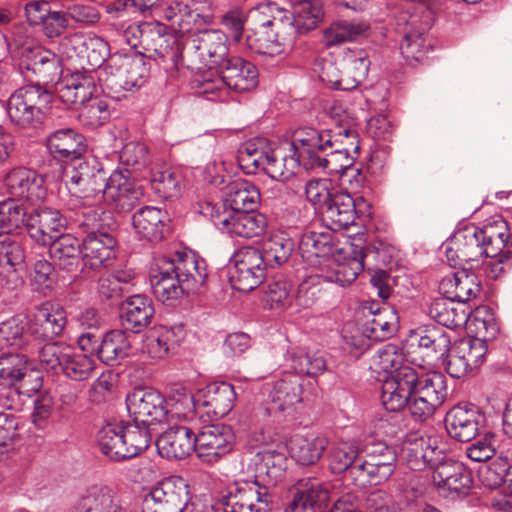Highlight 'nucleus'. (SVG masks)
Here are the masks:
<instances>
[{
	"instance_id": "49",
	"label": "nucleus",
	"mask_w": 512,
	"mask_h": 512,
	"mask_svg": "<svg viewBox=\"0 0 512 512\" xmlns=\"http://www.w3.org/2000/svg\"><path fill=\"white\" fill-rule=\"evenodd\" d=\"M49 254L59 267L68 272L75 271L83 255L82 241L72 234H59L49 243Z\"/></svg>"
},
{
	"instance_id": "5",
	"label": "nucleus",
	"mask_w": 512,
	"mask_h": 512,
	"mask_svg": "<svg viewBox=\"0 0 512 512\" xmlns=\"http://www.w3.org/2000/svg\"><path fill=\"white\" fill-rule=\"evenodd\" d=\"M150 74L143 52L115 53L100 70L98 80L103 91L120 93L142 87Z\"/></svg>"
},
{
	"instance_id": "38",
	"label": "nucleus",
	"mask_w": 512,
	"mask_h": 512,
	"mask_svg": "<svg viewBox=\"0 0 512 512\" xmlns=\"http://www.w3.org/2000/svg\"><path fill=\"white\" fill-rule=\"evenodd\" d=\"M439 290L452 302L466 303L480 293L481 284L475 273L463 269L445 276L439 284Z\"/></svg>"
},
{
	"instance_id": "51",
	"label": "nucleus",
	"mask_w": 512,
	"mask_h": 512,
	"mask_svg": "<svg viewBox=\"0 0 512 512\" xmlns=\"http://www.w3.org/2000/svg\"><path fill=\"white\" fill-rule=\"evenodd\" d=\"M74 347L62 341L37 343L35 355H37L42 367L53 374H63Z\"/></svg>"
},
{
	"instance_id": "35",
	"label": "nucleus",
	"mask_w": 512,
	"mask_h": 512,
	"mask_svg": "<svg viewBox=\"0 0 512 512\" xmlns=\"http://www.w3.org/2000/svg\"><path fill=\"white\" fill-rule=\"evenodd\" d=\"M194 439L195 432L191 428L173 426L158 437L156 446L160 456L181 460L195 452Z\"/></svg>"
},
{
	"instance_id": "62",
	"label": "nucleus",
	"mask_w": 512,
	"mask_h": 512,
	"mask_svg": "<svg viewBox=\"0 0 512 512\" xmlns=\"http://www.w3.org/2000/svg\"><path fill=\"white\" fill-rule=\"evenodd\" d=\"M29 213L25 205L16 200L2 201L0 202V227L7 233L23 228L26 230Z\"/></svg>"
},
{
	"instance_id": "24",
	"label": "nucleus",
	"mask_w": 512,
	"mask_h": 512,
	"mask_svg": "<svg viewBox=\"0 0 512 512\" xmlns=\"http://www.w3.org/2000/svg\"><path fill=\"white\" fill-rule=\"evenodd\" d=\"M219 67V83L237 93L249 92L258 84L257 67L239 56L227 57Z\"/></svg>"
},
{
	"instance_id": "8",
	"label": "nucleus",
	"mask_w": 512,
	"mask_h": 512,
	"mask_svg": "<svg viewBox=\"0 0 512 512\" xmlns=\"http://www.w3.org/2000/svg\"><path fill=\"white\" fill-rule=\"evenodd\" d=\"M429 14L401 11L395 17V31L402 37L400 52L408 62H420L433 49L428 36Z\"/></svg>"
},
{
	"instance_id": "2",
	"label": "nucleus",
	"mask_w": 512,
	"mask_h": 512,
	"mask_svg": "<svg viewBox=\"0 0 512 512\" xmlns=\"http://www.w3.org/2000/svg\"><path fill=\"white\" fill-rule=\"evenodd\" d=\"M344 135L329 130L305 126L296 129V141L301 145L303 168L306 171H322L329 175H343L348 170L361 175L354 169V154H358L359 135L357 130H343Z\"/></svg>"
},
{
	"instance_id": "19",
	"label": "nucleus",
	"mask_w": 512,
	"mask_h": 512,
	"mask_svg": "<svg viewBox=\"0 0 512 512\" xmlns=\"http://www.w3.org/2000/svg\"><path fill=\"white\" fill-rule=\"evenodd\" d=\"M329 499L328 483L314 477L303 478L296 482L285 512H328Z\"/></svg>"
},
{
	"instance_id": "26",
	"label": "nucleus",
	"mask_w": 512,
	"mask_h": 512,
	"mask_svg": "<svg viewBox=\"0 0 512 512\" xmlns=\"http://www.w3.org/2000/svg\"><path fill=\"white\" fill-rule=\"evenodd\" d=\"M155 315L153 300L145 294H134L125 298L120 305V323L125 331L141 333Z\"/></svg>"
},
{
	"instance_id": "50",
	"label": "nucleus",
	"mask_w": 512,
	"mask_h": 512,
	"mask_svg": "<svg viewBox=\"0 0 512 512\" xmlns=\"http://www.w3.org/2000/svg\"><path fill=\"white\" fill-rule=\"evenodd\" d=\"M369 30L370 25L365 21H335L323 30L322 43L327 48L339 46L367 37Z\"/></svg>"
},
{
	"instance_id": "4",
	"label": "nucleus",
	"mask_w": 512,
	"mask_h": 512,
	"mask_svg": "<svg viewBox=\"0 0 512 512\" xmlns=\"http://www.w3.org/2000/svg\"><path fill=\"white\" fill-rule=\"evenodd\" d=\"M301 150L295 130L290 144L292 154H283L281 150L273 149L265 138H253L241 145L237 161L247 175L261 171L273 180L285 181L294 176L298 167H303Z\"/></svg>"
},
{
	"instance_id": "17",
	"label": "nucleus",
	"mask_w": 512,
	"mask_h": 512,
	"mask_svg": "<svg viewBox=\"0 0 512 512\" xmlns=\"http://www.w3.org/2000/svg\"><path fill=\"white\" fill-rule=\"evenodd\" d=\"M126 407L135 423L149 426L167 419L166 398L154 389H134L126 396Z\"/></svg>"
},
{
	"instance_id": "39",
	"label": "nucleus",
	"mask_w": 512,
	"mask_h": 512,
	"mask_svg": "<svg viewBox=\"0 0 512 512\" xmlns=\"http://www.w3.org/2000/svg\"><path fill=\"white\" fill-rule=\"evenodd\" d=\"M73 512H120L119 497L108 485H92L79 495Z\"/></svg>"
},
{
	"instance_id": "28",
	"label": "nucleus",
	"mask_w": 512,
	"mask_h": 512,
	"mask_svg": "<svg viewBox=\"0 0 512 512\" xmlns=\"http://www.w3.org/2000/svg\"><path fill=\"white\" fill-rule=\"evenodd\" d=\"M66 325V313L63 308L51 303H44L37 308L29 323L30 335L34 343L52 342L61 335Z\"/></svg>"
},
{
	"instance_id": "33",
	"label": "nucleus",
	"mask_w": 512,
	"mask_h": 512,
	"mask_svg": "<svg viewBox=\"0 0 512 512\" xmlns=\"http://www.w3.org/2000/svg\"><path fill=\"white\" fill-rule=\"evenodd\" d=\"M432 478L437 488L447 493L446 496H465L473 483L471 471L454 461L440 463Z\"/></svg>"
},
{
	"instance_id": "30",
	"label": "nucleus",
	"mask_w": 512,
	"mask_h": 512,
	"mask_svg": "<svg viewBox=\"0 0 512 512\" xmlns=\"http://www.w3.org/2000/svg\"><path fill=\"white\" fill-rule=\"evenodd\" d=\"M169 216L165 210L144 206L132 216L133 229L140 240L161 242L169 233Z\"/></svg>"
},
{
	"instance_id": "11",
	"label": "nucleus",
	"mask_w": 512,
	"mask_h": 512,
	"mask_svg": "<svg viewBox=\"0 0 512 512\" xmlns=\"http://www.w3.org/2000/svg\"><path fill=\"white\" fill-rule=\"evenodd\" d=\"M259 248L245 246L237 250L230 260L229 280L240 292H250L265 279L268 267Z\"/></svg>"
},
{
	"instance_id": "48",
	"label": "nucleus",
	"mask_w": 512,
	"mask_h": 512,
	"mask_svg": "<svg viewBox=\"0 0 512 512\" xmlns=\"http://www.w3.org/2000/svg\"><path fill=\"white\" fill-rule=\"evenodd\" d=\"M224 221L222 232L246 239L261 235L267 227L266 217L257 211L229 213Z\"/></svg>"
},
{
	"instance_id": "1",
	"label": "nucleus",
	"mask_w": 512,
	"mask_h": 512,
	"mask_svg": "<svg viewBox=\"0 0 512 512\" xmlns=\"http://www.w3.org/2000/svg\"><path fill=\"white\" fill-rule=\"evenodd\" d=\"M448 397L447 379L436 371L425 372L403 366L382 384L381 401L386 410L399 412L408 407L414 420L431 418Z\"/></svg>"
},
{
	"instance_id": "37",
	"label": "nucleus",
	"mask_w": 512,
	"mask_h": 512,
	"mask_svg": "<svg viewBox=\"0 0 512 512\" xmlns=\"http://www.w3.org/2000/svg\"><path fill=\"white\" fill-rule=\"evenodd\" d=\"M46 146L52 157L59 161L80 160L86 150L85 137L71 128L50 133Z\"/></svg>"
},
{
	"instance_id": "29",
	"label": "nucleus",
	"mask_w": 512,
	"mask_h": 512,
	"mask_svg": "<svg viewBox=\"0 0 512 512\" xmlns=\"http://www.w3.org/2000/svg\"><path fill=\"white\" fill-rule=\"evenodd\" d=\"M236 392L233 385L227 382H213L198 394V406L201 417L222 418L234 407Z\"/></svg>"
},
{
	"instance_id": "63",
	"label": "nucleus",
	"mask_w": 512,
	"mask_h": 512,
	"mask_svg": "<svg viewBox=\"0 0 512 512\" xmlns=\"http://www.w3.org/2000/svg\"><path fill=\"white\" fill-rule=\"evenodd\" d=\"M119 160L126 167L125 174L142 171L150 163L148 147L141 142H128L120 151Z\"/></svg>"
},
{
	"instance_id": "58",
	"label": "nucleus",
	"mask_w": 512,
	"mask_h": 512,
	"mask_svg": "<svg viewBox=\"0 0 512 512\" xmlns=\"http://www.w3.org/2000/svg\"><path fill=\"white\" fill-rule=\"evenodd\" d=\"M123 426L108 423L97 433V443L100 451L113 461L125 460V444H123Z\"/></svg>"
},
{
	"instance_id": "18",
	"label": "nucleus",
	"mask_w": 512,
	"mask_h": 512,
	"mask_svg": "<svg viewBox=\"0 0 512 512\" xmlns=\"http://www.w3.org/2000/svg\"><path fill=\"white\" fill-rule=\"evenodd\" d=\"M445 255L453 267L462 263L478 262L483 256L490 257L481 241L479 227L475 225L458 230L446 243Z\"/></svg>"
},
{
	"instance_id": "41",
	"label": "nucleus",
	"mask_w": 512,
	"mask_h": 512,
	"mask_svg": "<svg viewBox=\"0 0 512 512\" xmlns=\"http://www.w3.org/2000/svg\"><path fill=\"white\" fill-rule=\"evenodd\" d=\"M323 220L330 230L347 229L357 217L355 200L348 193H334L322 210Z\"/></svg>"
},
{
	"instance_id": "7",
	"label": "nucleus",
	"mask_w": 512,
	"mask_h": 512,
	"mask_svg": "<svg viewBox=\"0 0 512 512\" xmlns=\"http://www.w3.org/2000/svg\"><path fill=\"white\" fill-rule=\"evenodd\" d=\"M292 30L279 16H252V26L247 29L245 45L260 55L275 56L292 48Z\"/></svg>"
},
{
	"instance_id": "42",
	"label": "nucleus",
	"mask_w": 512,
	"mask_h": 512,
	"mask_svg": "<svg viewBox=\"0 0 512 512\" xmlns=\"http://www.w3.org/2000/svg\"><path fill=\"white\" fill-rule=\"evenodd\" d=\"M260 201L259 188L245 179H237L226 187L225 206L229 213L256 212Z\"/></svg>"
},
{
	"instance_id": "44",
	"label": "nucleus",
	"mask_w": 512,
	"mask_h": 512,
	"mask_svg": "<svg viewBox=\"0 0 512 512\" xmlns=\"http://www.w3.org/2000/svg\"><path fill=\"white\" fill-rule=\"evenodd\" d=\"M302 379L297 374L286 373L276 380L270 390L269 398L272 407L270 410L284 412L302 400Z\"/></svg>"
},
{
	"instance_id": "9",
	"label": "nucleus",
	"mask_w": 512,
	"mask_h": 512,
	"mask_svg": "<svg viewBox=\"0 0 512 512\" xmlns=\"http://www.w3.org/2000/svg\"><path fill=\"white\" fill-rule=\"evenodd\" d=\"M397 454L394 447L384 442H373L367 445L361 463L352 471L355 486H377L385 483L396 469Z\"/></svg>"
},
{
	"instance_id": "64",
	"label": "nucleus",
	"mask_w": 512,
	"mask_h": 512,
	"mask_svg": "<svg viewBox=\"0 0 512 512\" xmlns=\"http://www.w3.org/2000/svg\"><path fill=\"white\" fill-rule=\"evenodd\" d=\"M481 241L484 243L490 257L500 254L505 249L504 235H507V222L497 219L479 228Z\"/></svg>"
},
{
	"instance_id": "15",
	"label": "nucleus",
	"mask_w": 512,
	"mask_h": 512,
	"mask_svg": "<svg viewBox=\"0 0 512 512\" xmlns=\"http://www.w3.org/2000/svg\"><path fill=\"white\" fill-rule=\"evenodd\" d=\"M407 343L427 364L443 359L451 350L449 334L436 324H422L410 330Z\"/></svg>"
},
{
	"instance_id": "43",
	"label": "nucleus",
	"mask_w": 512,
	"mask_h": 512,
	"mask_svg": "<svg viewBox=\"0 0 512 512\" xmlns=\"http://www.w3.org/2000/svg\"><path fill=\"white\" fill-rule=\"evenodd\" d=\"M97 81L93 72H76L60 88L59 98L67 105L80 107L95 97Z\"/></svg>"
},
{
	"instance_id": "53",
	"label": "nucleus",
	"mask_w": 512,
	"mask_h": 512,
	"mask_svg": "<svg viewBox=\"0 0 512 512\" xmlns=\"http://www.w3.org/2000/svg\"><path fill=\"white\" fill-rule=\"evenodd\" d=\"M295 250V241L286 231L272 232L262 245V255L267 265L274 268L285 264Z\"/></svg>"
},
{
	"instance_id": "25",
	"label": "nucleus",
	"mask_w": 512,
	"mask_h": 512,
	"mask_svg": "<svg viewBox=\"0 0 512 512\" xmlns=\"http://www.w3.org/2000/svg\"><path fill=\"white\" fill-rule=\"evenodd\" d=\"M3 185L11 196L31 203L46 197L43 177L26 167L19 166L9 170L3 178Z\"/></svg>"
},
{
	"instance_id": "16",
	"label": "nucleus",
	"mask_w": 512,
	"mask_h": 512,
	"mask_svg": "<svg viewBox=\"0 0 512 512\" xmlns=\"http://www.w3.org/2000/svg\"><path fill=\"white\" fill-rule=\"evenodd\" d=\"M194 441L197 457L205 463L214 464L232 451L235 435L228 425L211 424L195 433Z\"/></svg>"
},
{
	"instance_id": "22",
	"label": "nucleus",
	"mask_w": 512,
	"mask_h": 512,
	"mask_svg": "<svg viewBox=\"0 0 512 512\" xmlns=\"http://www.w3.org/2000/svg\"><path fill=\"white\" fill-rule=\"evenodd\" d=\"M365 316L363 334L374 341H384L395 335L398 329L397 312L385 303L372 301L362 307Z\"/></svg>"
},
{
	"instance_id": "13",
	"label": "nucleus",
	"mask_w": 512,
	"mask_h": 512,
	"mask_svg": "<svg viewBox=\"0 0 512 512\" xmlns=\"http://www.w3.org/2000/svg\"><path fill=\"white\" fill-rule=\"evenodd\" d=\"M189 501L188 484L180 476H170L144 496L143 512H182Z\"/></svg>"
},
{
	"instance_id": "34",
	"label": "nucleus",
	"mask_w": 512,
	"mask_h": 512,
	"mask_svg": "<svg viewBox=\"0 0 512 512\" xmlns=\"http://www.w3.org/2000/svg\"><path fill=\"white\" fill-rule=\"evenodd\" d=\"M286 465L287 457L283 452L274 449L257 452L252 483L259 484L261 488L271 492V489L284 477Z\"/></svg>"
},
{
	"instance_id": "32",
	"label": "nucleus",
	"mask_w": 512,
	"mask_h": 512,
	"mask_svg": "<svg viewBox=\"0 0 512 512\" xmlns=\"http://www.w3.org/2000/svg\"><path fill=\"white\" fill-rule=\"evenodd\" d=\"M283 23H288L292 30V41L297 35H304L314 30L324 17L321 0H300L293 6L291 13H279Z\"/></svg>"
},
{
	"instance_id": "54",
	"label": "nucleus",
	"mask_w": 512,
	"mask_h": 512,
	"mask_svg": "<svg viewBox=\"0 0 512 512\" xmlns=\"http://www.w3.org/2000/svg\"><path fill=\"white\" fill-rule=\"evenodd\" d=\"M126 332L122 328L111 330L103 335L98 355L101 362L114 366L129 355L131 344Z\"/></svg>"
},
{
	"instance_id": "59",
	"label": "nucleus",
	"mask_w": 512,
	"mask_h": 512,
	"mask_svg": "<svg viewBox=\"0 0 512 512\" xmlns=\"http://www.w3.org/2000/svg\"><path fill=\"white\" fill-rule=\"evenodd\" d=\"M428 315L441 327L457 328L466 321L464 311H458L452 306L450 299L437 298L428 307Z\"/></svg>"
},
{
	"instance_id": "46",
	"label": "nucleus",
	"mask_w": 512,
	"mask_h": 512,
	"mask_svg": "<svg viewBox=\"0 0 512 512\" xmlns=\"http://www.w3.org/2000/svg\"><path fill=\"white\" fill-rule=\"evenodd\" d=\"M183 338V328L157 326L151 329L145 340V349L153 359H164L174 352Z\"/></svg>"
},
{
	"instance_id": "6",
	"label": "nucleus",
	"mask_w": 512,
	"mask_h": 512,
	"mask_svg": "<svg viewBox=\"0 0 512 512\" xmlns=\"http://www.w3.org/2000/svg\"><path fill=\"white\" fill-rule=\"evenodd\" d=\"M53 94L41 84L20 87L9 97L6 105L10 121L21 130L38 128L51 109Z\"/></svg>"
},
{
	"instance_id": "61",
	"label": "nucleus",
	"mask_w": 512,
	"mask_h": 512,
	"mask_svg": "<svg viewBox=\"0 0 512 512\" xmlns=\"http://www.w3.org/2000/svg\"><path fill=\"white\" fill-rule=\"evenodd\" d=\"M191 6L179 32L196 34L214 22V12L206 1L193 0Z\"/></svg>"
},
{
	"instance_id": "57",
	"label": "nucleus",
	"mask_w": 512,
	"mask_h": 512,
	"mask_svg": "<svg viewBox=\"0 0 512 512\" xmlns=\"http://www.w3.org/2000/svg\"><path fill=\"white\" fill-rule=\"evenodd\" d=\"M150 184L153 191L164 200L178 198L183 187V175L168 167L151 173Z\"/></svg>"
},
{
	"instance_id": "12",
	"label": "nucleus",
	"mask_w": 512,
	"mask_h": 512,
	"mask_svg": "<svg viewBox=\"0 0 512 512\" xmlns=\"http://www.w3.org/2000/svg\"><path fill=\"white\" fill-rule=\"evenodd\" d=\"M142 49L148 53L147 58L160 60L167 69L178 70L183 64V44L175 35L168 32L165 24L144 22Z\"/></svg>"
},
{
	"instance_id": "3",
	"label": "nucleus",
	"mask_w": 512,
	"mask_h": 512,
	"mask_svg": "<svg viewBox=\"0 0 512 512\" xmlns=\"http://www.w3.org/2000/svg\"><path fill=\"white\" fill-rule=\"evenodd\" d=\"M206 278L204 260L187 253H178L174 259L157 258L149 274L153 295L167 305H174L185 295L199 293Z\"/></svg>"
},
{
	"instance_id": "60",
	"label": "nucleus",
	"mask_w": 512,
	"mask_h": 512,
	"mask_svg": "<svg viewBox=\"0 0 512 512\" xmlns=\"http://www.w3.org/2000/svg\"><path fill=\"white\" fill-rule=\"evenodd\" d=\"M123 444H125V460L136 457L149 446L151 436L148 425L141 423L129 422L123 426Z\"/></svg>"
},
{
	"instance_id": "47",
	"label": "nucleus",
	"mask_w": 512,
	"mask_h": 512,
	"mask_svg": "<svg viewBox=\"0 0 512 512\" xmlns=\"http://www.w3.org/2000/svg\"><path fill=\"white\" fill-rule=\"evenodd\" d=\"M116 236L104 238H83V261L91 269L108 267L116 258L117 253Z\"/></svg>"
},
{
	"instance_id": "40",
	"label": "nucleus",
	"mask_w": 512,
	"mask_h": 512,
	"mask_svg": "<svg viewBox=\"0 0 512 512\" xmlns=\"http://www.w3.org/2000/svg\"><path fill=\"white\" fill-rule=\"evenodd\" d=\"M36 344L25 318L14 316L0 324V351L12 348L35 355Z\"/></svg>"
},
{
	"instance_id": "10",
	"label": "nucleus",
	"mask_w": 512,
	"mask_h": 512,
	"mask_svg": "<svg viewBox=\"0 0 512 512\" xmlns=\"http://www.w3.org/2000/svg\"><path fill=\"white\" fill-rule=\"evenodd\" d=\"M183 55L182 67L190 70L201 65L219 66L228 57L227 37L219 30L204 29L185 41Z\"/></svg>"
},
{
	"instance_id": "36",
	"label": "nucleus",
	"mask_w": 512,
	"mask_h": 512,
	"mask_svg": "<svg viewBox=\"0 0 512 512\" xmlns=\"http://www.w3.org/2000/svg\"><path fill=\"white\" fill-rule=\"evenodd\" d=\"M20 67L34 74L38 78L37 83H42L43 87L57 82L62 74L60 58L42 47L29 49Z\"/></svg>"
},
{
	"instance_id": "31",
	"label": "nucleus",
	"mask_w": 512,
	"mask_h": 512,
	"mask_svg": "<svg viewBox=\"0 0 512 512\" xmlns=\"http://www.w3.org/2000/svg\"><path fill=\"white\" fill-rule=\"evenodd\" d=\"M26 352H7L0 356V383L21 386L26 392L37 391L41 387L40 377H35V384L29 389L28 383L34 373L28 369V357H34Z\"/></svg>"
},
{
	"instance_id": "52",
	"label": "nucleus",
	"mask_w": 512,
	"mask_h": 512,
	"mask_svg": "<svg viewBox=\"0 0 512 512\" xmlns=\"http://www.w3.org/2000/svg\"><path fill=\"white\" fill-rule=\"evenodd\" d=\"M79 227L85 234L83 238H104L116 236L118 225L111 211L90 209L83 212Z\"/></svg>"
},
{
	"instance_id": "21",
	"label": "nucleus",
	"mask_w": 512,
	"mask_h": 512,
	"mask_svg": "<svg viewBox=\"0 0 512 512\" xmlns=\"http://www.w3.org/2000/svg\"><path fill=\"white\" fill-rule=\"evenodd\" d=\"M484 416L473 404H458L445 415L444 423L448 435L459 442L474 440L480 433Z\"/></svg>"
},
{
	"instance_id": "45",
	"label": "nucleus",
	"mask_w": 512,
	"mask_h": 512,
	"mask_svg": "<svg viewBox=\"0 0 512 512\" xmlns=\"http://www.w3.org/2000/svg\"><path fill=\"white\" fill-rule=\"evenodd\" d=\"M332 231L304 232L299 241V251L303 260L316 265L319 263L318 259L333 255L337 250V244Z\"/></svg>"
},
{
	"instance_id": "27",
	"label": "nucleus",
	"mask_w": 512,
	"mask_h": 512,
	"mask_svg": "<svg viewBox=\"0 0 512 512\" xmlns=\"http://www.w3.org/2000/svg\"><path fill=\"white\" fill-rule=\"evenodd\" d=\"M118 213L132 211L144 196L140 185L130 179V175L120 170H115L109 176V186L105 192Z\"/></svg>"
},
{
	"instance_id": "14",
	"label": "nucleus",
	"mask_w": 512,
	"mask_h": 512,
	"mask_svg": "<svg viewBox=\"0 0 512 512\" xmlns=\"http://www.w3.org/2000/svg\"><path fill=\"white\" fill-rule=\"evenodd\" d=\"M221 499L216 512H268L273 496L259 484L243 482L230 487Z\"/></svg>"
},
{
	"instance_id": "55",
	"label": "nucleus",
	"mask_w": 512,
	"mask_h": 512,
	"mask_svg": "<svg viewBox=\"0 0 512 512\" xmlns=\"http://www.w3.org/2000/svg\"><path fill=\"white\" fill-rule=\"evenodd\" d=\"M328 443V439L324 436L296 437L291 442V456L302 466L314 465L322 457Z\"/></svg>"
},
{
	"instance_id": "20",
	"label": "nucleus",
	"mask_w": 512,
	"mask_h": 512,
	"mask_svg": "<svg viewBox=\"0 0 512 512\" xmlns=\"http://www.w3.org/2000/svg\"><path fill=\"white\" fill-rule=\"evenodd\" d=\"M70 171V183L75 193L89 198L105 193L109 186L107 173L94 157L77 160Z\"/></svg>"
},
{
	"instance_id": "23",
	"label": "nucleus",
	"mask_w": 512,
	"mask_h": 512,
	"mask_svg": "<svg viewBox=\"0 0 512 512\" xmlns=\"http://www.w3.org/2000/svg\"><path fill=\"white\" fill-rule=\"evenodd\" d=\"M66 228V218L57 209H33L26 222L29 237L41 246H47Z\"/></svg>"
},
{
	"instance_id": "56",
	"label": "nucleus",
	"mask_w": 512,
	"mask_h": 512,
	"mask_svg": "<svg viewBox=\"0 0 512 512\" xmlns=\"http://www.w3.org/2000/svg\"><path fill=\"white\" fill-rule=\"evenodd\" d=\"M361 463L358 446L353 443H340L329 452V467L332 473H346L347 477L355 484L353 474L354 467Z\"/></svg>"
}]
</instances>
